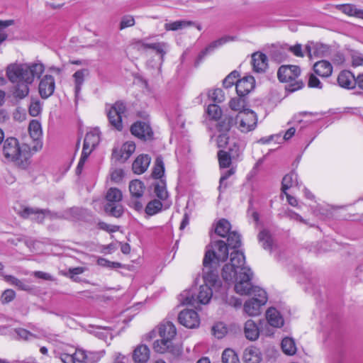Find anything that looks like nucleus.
Returning <instances> with one entry per match:
<instances>
[{
	"label": "nucleus",
	"instance_id": "59",
	"mask_svg": "<svg viewBox=\"0 0 363 363\" xmlns=\"http://www.w3.org/2000/svg\"><path fill=\"white\" fill-rule=\"evenodd\" d=\"M110 176L111 181L118 183L122 181L124 177V172L122 169H113L111 170Z\"/></svg>",
	"mask_w": 363,
	"mask_h": 363
},
{
	"label": "nucleus",
	"instance_id": "9",
	"mask_svg": "<svg viewBox=\"0 0 363 363\" xmlns=\"http://www.w3.org/2000/svg\"><path fill=\"white\" fill-rule=\"evenodd\" d=\"M235 127L241 133H247L255 129L257 124L256 113L250 109H243L235 116Z\"/></svg>",
	"mask_w": 363,
	"mask_h": 363
},
{
	"label": "nucleus",
	"instance_id": "10",
	"mask_svg": "<svg viewBox=\"0 0 363 363\" xmlns=\"http://www.w3.org/2000/svg\"><path fill=\"white\" fill-rule=\"evenodd\" d=\"M16 213L24 219L33 216L31 218L39 223H42L45 217L53 218L56 215L52 213L49 209H40L27 206H21L20 209L16 210Z\"/></svg>",
	"mask_w": 363,
	"mask_h": 363
},
{
	"label": "nucleus",
	"instance_id": "41",
	"mask_svg": "<svg viewBox=\"0 0 363 363\" xmlns=\"http://www.w3.org/2000/svg\"><path fill=\"white\" fill-rule=\"evenodd\" d=\"M281 349L288 355H293L296 352V347L294 340L290 337H285L281 342Z\"/></svg>",
	"mask_w": 363,
	"mask_h": 363
},
{
	"label": "nucleus",
	"instance_id": "57",
	"mask_svg": "<svg viewBox=\"0 0 363 363\" xmlns=\"http://www.w3.org/2000/svg\"><path fill=\"white\" fill-rule=\"evenodd\" d=\"M208 96L216 103H220L224 101V94L223 90L220 89H215L211 92L208 93Z\"/></svg>",
	"mask_w": 363,
	"mask_h": 363
},
{
	"label": "nucleus",
	"instance_id": "11",
	"mask_svg": "<svg viewBox=\"0 0 363 363\" xmlns=\"http://www.w3.org/2000/svg\"><path fill=\"white\" fill-rule=\"evenodd\" d=\"M203 285L209 286L213 290L216 291L221 286V282L218 278L217 267L218 264L216 263H206L203 262Z\"/></svg>",
	"mask_w": 363,
	"mask_h": 363
},
{
	"label": "nucleus",
	"instance_id": "50",
	"mask_svg": "<svg viewBox=\"0 0 363 363\" xmlns=\"http://www.w3.org/2000/svg\"><path fill=\"white\" fill-rule=\"evenodd\" d=\"M228 247L236 249L241 245L240 235L235 231H232L228 235Z\"/></svg>",
	"mask_w": 363,
	"mask_h": 363
},
{
	"label": "nucleus",
	"instance_id": "43",
	"mask_svg": "<svg viewBox=\"0 0 363 363\" xmlns=\"http://www.w3.org/2000/svg\"><path fill=\"white\" fill-rule=\"evenodd\" d=\"M223 363H240L238 354L230 348L225 349L222 354Z\"/></svg>",
	"mask_w": 363,
	"mask_h": 363
},
{
	"label": "nucleus",
	"instance_id": "30",
	"mask_svg": "<svg viewBox=\"0 0 363 363\" xmlns=\"http://www.w3.org/2000/svg\"><path fill=\"white\" fill-rule=\"evenodd\" d=\"M337 8L347 16L363 19V9H358L355 5L340 4L337 6Z\"/></svg>",
	"mask_w": 363,
	"mask_h": 363
},
{
	"label": "nucleus",
	"instance_id": "62",
	"mask_svg": "<svg viewBox=\"0 0 363 363\" xmlns=\"http://www.w3.org/2000/svg\"><path fill=\"white\" fill-rule=\"evenodd\" d=\"M167 352L170 353L174 357H178L182 354V347L180 345H174L171 341Z\"/></svg>",
	"mask_w": 363,
	"mask_h": 363
},
{
	"label": "nucleus",
	"instance_id": "23",
	"mask_svg": "<svg viewBox=\"0 0 363 363\" xmlns=\"http://www.w3.org/2000/svg\"><path fill=\"white\" fill-rule=\"evenodd\" d=\"M150 351L145 345H138L133 351V359L136 363H146L150 359Z\"/></svg>",
	"mask_w": 363,
	"mask_h": 363
},
{
	"label": "nucleus",
	"instance_id": "7",
	"mask_svg": "<svg viewBox=\"0 0 363 363\" xmlns=\"http://www.w3.org/2000/svg\"><path fill=\"white\" fill-rule=\"evenodd\" d=\"M228 245L223 240H217L211 245V249L206 252L204 263L225 262L228 257Z\"/></svg>",
	"mask_w": 363,
	"mask_h": 363
},
{
	"label": "nucleus",
	"instance_id": "36",
	"mask_svg": "<svg viewBox=\"0 0 363 363\" xmlns=\"http://www.w3.org/2000/svg\"><path fill=\"white\" fill-rule=\"evenodd\" d=\"M244 145L236 139H232L228 147V153L233 160H238L242 153Z\"/></svg>",
	"mask_w": 363,
	"mask_h": 363
},
{
	"label": "nucleus",
	"instance_id": "37",
	"mask_svg": "<svg viewBox=\"0 0 363 363\" xmlns=\"http://www.w3.org/2000/svg\"><path fill=\"white\" fill-rule=\"evenodd\" d=\"M281 189L285 192L287 189L292 187L294 185H298V174L294 171L291 172L289 174L285 175L282 179Z\"/></svg>",
	"mask_w": 363,
	"mask_h": 363
},
{
	"label": "nucleus",
	"instance_id": "28",
	"mask_svg": "<svg viewBox=\"0 0 363 363\" xmlns=\"http://www.w3.org/2000/svg\"><path fill=\"white\" fill-rule=\"evenodd\" d=\"M243 360L245 363H259L262 360V354L259 349L251 347L245 350Z\"/></svg>",
	"mask_w": 363,
	"mask_h": 363
},
{
	"label": "nucleus",
	"instance_id": "58",
	"mask_svg": "<svg viewBox=\"0 0 363 363\" xmlns=\"http://www.w3.org/2000/svg\"><path fill=\"white\" fill-rule=\"evenodd\" d=\"M230 141L228 133L223 132L217 138V144L219 147H225L230 145Z\"/></svg>",
	"mask_w": 363,
	"mask_h": 363
},
{
	"label": "nucleus",
	"instance_id": "8",
	"mask_svg": "<svg viewBox=\"0 0 363 363\" xmlns=\"http://www.w3.org/2000/svg\"><path fill=\"white\" fill-rule=\"evenodd\" d=\"M99 143V135L97 130H91L86 134L82 155L77 164L76 172L80 174L89 155Z\"/></svg>",
	"mask_w": 363,
	"mask_h": 363
},
{
	"label": "nucleus",
	"instance_id": "54",
	"mask_svg": "<svg viewBox=\"0 0 363 363\" xmlns=\"http://www.w3.org/2000/svg\"><path fill=\"white\" fill-rule=\"evenodd\" d=\"M239 77V72L233 71L223 80V84L225 88H230L233 84H236L237 78Z\"/></svg>",
	"mask_w": 363,
	"mask_h": 363
},
{
	"label": "nucleus",
	"instance_id": "14",
	"mask_svg": "<svg viewBox=\"0 0 363 363\" xmlns=\"http://www.w3.org/2000/svg\"><path fill=\"white\" fill-rule=\"evenodd\" d=\"M130 132L138 138L147 140L152 139L153 132L150 125L146 122L137 121L130 128Z\"/></svg>",
	"mask_w": 363,
	"mask_h": 363
},
{
	"label": "nucleus",
	"instance_id": "49",
	"mask_svg": "<svg viewBox=\"0 0 363 363\" xmlns=\"http://www.w3.org/2000/svg\"><path fill=\"white\" fill-rule=\"evenodd\" d=\"M219 165L221 168L228 167L231 164L233 157L226 151L220 150L218 152Z\"/></svg>",
	"mask_w": 363,
	"mask_h": 363
},
{
	"label": "nucleus",
	"instance_id": "40",
	"mask_svg": "<svg viewBox=\"0 0 363 363\" xmlns=\"http://www.w3.org/2000/svg\"><path fill=\"white\" fill-rule=\"evenodd\" d=\"M28 131L30 137L37 140L42 136L41 125L37 120H32L28 125Z\"/></svg>",
	"mask_w": 363,
	"mask_h": 363
},
{
	"label": "nucleus",
	"instance_id": "33",
	"mask_svg": "<svg viewBox=\"0 0 363 363\" xmlns=\"http://www.w3.org/2000/svg\"><path fill=\"white\" fill-rule=\"evenodd\" d=\"M258 240L262 247L267 250H271L273 246V239L269 230H262L258 234Z\"/></svg>",
	"mask_w": 363,
	"mask_h": 363
},
{
	"label": "nucleus",
	"instance_id": "2",
	"mask_svg": "<svg viewBox=\"0 0 363 363\" xmlns=\"http://www.w3.org/2000/svg\"><path fill=\"white\" fill-rule=\"evenodd\" d=\"M44 65L41 63L11 64L6 68V77L13 84V96L18 99L26 98L30 91L29 85L35 78H39L44 72Z\"/></svg>",
	"mask_w": 363,
	"mask_h": 363
},
{
	"label": "nucleus",
	"instance_id": "48",
	"mask_svg": "<svg viewBox=\"0 0 363 363\" xmlns=\"http://www.w3.org/2000/svg\"><path fill=\"white\" fill-rule=\"evenodd\" d=\"M164 167L162 158L161 157H157L152 171V177L155 179H161L164 175Z\"/></svg>",
	"mask_w": 363,
	"mask_h": 363
},
{
	"label": "nucleus",
	"instance_id": "22",
	"mask_svg": "<svg viewBox=\"0 0 363 363\" xmlns=\"http://www.w3.org/2000/svg\"><path fill=\"white\" fill-rule=\"evenodd\" d=\"M151 158L147 155H139L133 162L132 168L134 173H144L150 165Z\"/></svg>",
	"mask_w": 363,
	"mask_h": 363
},
{
	"label": "nucleus",
	"instance_id": "45",
	"mask_svg": "<svg viewBox=\"0 0 363 363\" xmlns=\"http://www.w3.org/2000/svg\"><path fill=\"white\" fill-rule=\"evenodd\" d=\"M105 211L110 215L118 218L122 216L123 213V208L121 204L118 203H107L105 206Z\"/></svg>",
	"mask_w": 363,
	"mask_h": 363
},
{
	"label": "nucleus",
	"instance_id": "12",
	"mask_svg": "<svg viewBox=\"0 0 363 363\" xmlns=\"http://www.w3.org/2000/svg\"><path fill=\"white\" fill-rule=\"evenodd\" d=\"M180 324L188 328H196L200 325V318L194 310H183L178 315Z\"/></svg>",
	"mask_w": 363,
	"mask_h": 363
},
{
	"label": "nucleus",
	"instance_id": "4",
	"mask_svg": "<svg viewBox=\"0 0 363 363\" xmlns=\"http://www.w3.org/2000/svg\"><path fill=\"white\" fill-rule=\"evenodd\" d=\"M301 74V69L296 65H281L277 72V77L281 82H293L289 85L290 91H296L303 86L301 80H297Z\"/></svg>",
	"mask_w": 363,
	"mask_h": 363
},
{
	"label": "nucleus",
	"instance_id": "44",
	"mask_svg": "<svg viewBox=\"0 0 363 363\" xmlns=\"http://www.w3.org/2000/svg\"><path fill=\"white\" fill-rule=\"evenodd\" d=\"M171 340L165 338L157 340L153 343V349L156 352L164 354L167 352Z\"/></svg>",
	"mask_w": 363,
	"mask_h": 363
},
{
	"label": "nucleus",
	"instance_id": "34",
	"mask_svg": "<svg viewBox=\"0 0 363 363\" xmlns=\"http://www.w3.org/2000/svg\"><path fill=\"white\" fill-rule=\"evenodd\" d=\"M235 117L228 114L224 115L218 124V130L219 132L228 133L232 127H235Z\"/></svg>",
	"mask_w": 363,
	"mask_h": 363
},
{
	"label": "nucleus",
	"instance_id": "63",
	"mask_svg": "<svg viewBox=\"0 0 363 363\" xmlns=\"http://www.w3.org/2000/svg\"><path fill=\"white\" fill-rule=\"evenodd\" d=\"M16 296V293L12 289L5 290L1 295V301L3 303L11 302Z\"/></svg>",
	"mask_w": 363,
	"mask_h": 363
},
{
	"label": "nucleus",
	"instance_id": "31",
	"mask_svg": "<svg viewBox=\"0 0 363 363\" xmlns=\"http://www.w3.org/2000/svg\"><path fill=\"white\" fill-rule=\"evenodd\" d=\"M193 26H195V23L191 21L179 20L166 23L164 27L167 31H177Z\"/></svg>",
	"mask_w": 363,
	"mask_h": 363
},
{
	"label": "nucleus",
	"instance_id": "55",
	"mask_svg": "<svg viewBox=\"0 0 363 363\" xmlns=\"http://www.w3.org/2000/svg\"><path fill=\"white\" fill-rule=\"evenodd\" d=\"M42 107L40 101L33 100L31 101L28 108L29 114L31 116H38L40 113Z\"/></svg>",
	"mask_w": 363,
	"mask_h": 363
},
{
	"label": "nucleus",
	"instance_id": "42",
	"mask_svg": "<svg viewBox=\"0 0 363 363\" xmlns=\"http://www.w3.org/2000/svg\"><path fill=\"white\" fill-rule=\"evenodd\" d=\"M162 208V202L160 200L153 199L147 203L145 211L148 216H154L159 213Z\"/></svg>",
	"mask_w": 363,
	"mask_h": 363
},
{
	"label": "nucleus",
	"instance_id": "53",
	"mask_svg": "<svg viewBox=\"0 0 363 363\" xmlns=\"http://www.w3.org/2000/svg\"><path fill=\"white\" fill-rule=\"evenodd\" d=\"M207 113L214 120L219 119L222 115L220 108L216 104H210L207 108Z\"/></svg>",
	"mask_w": 363,
	"mask_h": 363
},
{
	"label": "nucleus",
	"instance_id": "29",
	"mask_svg": "<svg viewBox=\"0 0 363 363\" xmlns=\"http://www.w3.org/2000/svg\"><path fill=\"white\" fill-rule=\"evenodd\" d=\"M244 333L247 339L253 341L258 338L259 330L253 320H248L245 324Z\"/></svg>",
	"mask_w": 363,
	"mask_h": 363
},
{
	"label": "nucleus",
	"instance_id": "20",
	"mask_svg": "<svg viewBox=\"0 0 363 363\" xmlns=\"http://www.w3.org/2000/svg\"><path fill=\"white\" fill-rule=\"evenodd\" d=\"M267 57L262 52H255L252 55L253 69L258 73L264 72L267 68Z\"/></svg>",
	"mask_w": 363,
	"mask_h": 363
},
{
	"label": "nucleus",
	"instance_id": "61",
	"mask_svg": "<svg viewBox=\"0 0 363 363\" xmlns=\"http://www.w3.org/2000/svg\"><path fill=\"white\" fill-rule=\"evenodd\" d=\"M16 333L19 337V338L23 340H30L33 339L35 335L29 332L28 330L23 329V328H18L16 330Z\"/></svg>",
	"mask_w": 363,
	"mask_h": 363
},
{
	"label": "nucleus",
	"instance_id": "47",
	"mask_svg": "<svg viewBox=\"0 0 363 363\" xmlns=\"http://www.w3.org/2000/svg\"><path fill=\"white\" fill-rule=\"evenodd\" d=\"M155 193L158 199L162 201H165L169 195L166 189V185L163 180H160V182L155 185Z\"/></svg>",
	"mask_w": 363,
	"mask_h": 363
},
{
	"label": "nucleus",
	"instance_id": "13",
	"mask_svg": "<svg viewBox=\"0 0 363 363\" xmlns=\"http://www.w3.org/2000/svg\"><path fill=\"white\" fill-rule=\"evenodd\" d=\"M135 46L140 51H145L148 49L155 50L156 53L160 55V65H161L164 61V57L166 54L165 50L167 48L168 45L164 42L147 43L143 40H138L135 42Z\"/></svg>",
	"mask_w": 363,
	"mask_h": 363
},
{
	"label": "nucleus",
	"instance_id": "24",
	"mask_svg": "<svg viewBox=\"0 0 363 363\" xmlns=\"http://www.w3.org/2000/svg\"><path fill=\"white\" fill-rule=\"evenodd\" d=\"M158 333L161 338H167L169 340H172L177 335V330L172 323L167 321L162 323L158 326Z\"/></svg>",
	"mask_w": 363,
	"mask_h": 363
},
{
	"label": "nucleus",
	"instance_id": "64",
	"mask_svg": "<svg viewBox=\"0 0 363 363\" xmlns=\"http://www.w3.org/2000/svg\"><path fill=\"white\" fill-rule=\"evenodd\" d=\"M213 335L218 339L222 338L226 333V329L222 324H216L212 328Z\"/></svg>",
	"mask_w": 363,
	"mask_h": 363
},
{
	"label": "nucleus",
	"instance_id": "15",
	"mask_svg": "<svg viewBox=\"0 0 363 363\" xmlns=\"http://www.w3.org/2000/svg\"><path fill=\"white\" fill-rule=\"evenodd\" d=\"M55 89V81L51 74H45L40 81L38 90L43 99H48L52 96Z\"/></svg>",
	"mask_w": 363,
	"mask_h": 363
},
{
	"label": "nucleus",
	"instance_id": "26",
	"mask_svg": "<svg viewBox=\"0 0 363 363\" xmlns=\"http://www.w3.org/2000/svg\"><path fill=\"white\" fill-rule=\"evenodd\" d=\"M266 318L270 325L280 328L284 325V318L275 308H269L266 313Z\"/></svg>",
	"mask_w": 363,
	"mask_h": 363
},
{
	"label": "nucleus",
	"instance_id": "5",
	"mask_svg": "<svg viewBox=\"0 0 363 363\" xmlns=\"http://www.w3.org/2000/svg\"><path fill=\"white\" fill-rule=\"evenodd\" d=\"M106 111L110 125L116 130L121 131L123 128V118L127 112L125 103L117 101L113 104H107Z\"/></svg>",
	"mask_w": 363,
	"mask_h": 363
},
{
	"label": "nucleus",
	"instance_id": "51",
	"mask_svg": "<svg viewBox=\"0 0 363 363\" xmlns=\"http://www.w3.org/2000/svg\"><path fill=\"white\" fill-rule=\"evenodd\" d=\"M15 21L13 19L9 20H0V44L5 41L8 37L6 33L4 32V29L14 25Z\"/></svg>",
	"mask_w": 363,
	"mask_h": 363
},
{
	"label": "nucleus",
	"instance_id": "17",
	"mask_svg": "<svg viewBox=\"0 0 363 363\" xmlns=\"http://www.w3.org/2000/svg\"><path fill=\"white\" fill-rule=\"evenodd\" d=\"M79 350L71 346H66L62 351L56 352V357H59L63 363H76L80 362L77 357Z\"/></svg>",
	"mask_w": 363,
	"mask_h": 363
},
{
	"label": "nucleus",
	"instance_id": "18",
	"mask_svg": "<svg viewBox=\"0 0 363 363\" xmlns=\"http://www.w3.org/2000/svg\"><path fill=\"white\" fill-rule=\"evenodd\" d=\"M255 81L253 77H244L236 82V91L240 96L248 94L255 87Z\"/></svg>",
	"mask_w": 363,
	"mask_h": 363
},
{
	"label": "nucleus",
	"instance_id": "60",
	"mask_svg": "<svg viewBox=\"0 0 363 363\" xmlns=\"http://www.w3.org/2000/svg\"><path fill=\"white\" fill-rule=\"evenodd\" d=\"M135 24V19L133 16L127 15L122 18L120 23V29L123 30L128 27H131Z\"/></svg>",
	"mask_w": 363,
	"mask_h": 363
},
{
	"label": "nucleus",
	"instance_id": "35",
	"mask_svg": "<svg viewBox=\"0 0 363 363\" xmlns=\"http://www.w3.org/2000/svg\"><path fill=\"white\" fill-rule=\"evenodd\" d=\"M129 191L132 197L140 198L143 196L145 191V185L139 179H134L130 182Z\"/></svg>",
	"mask_w": 363,
	"mask_h": 363
},
{
	"label": "nucleus",
	"instance_id": "1",
	"mask_svg": "<svg viewBox=\"0 0 363 363\" xmlns=\"http://www.w3.org/2000/svg\"><path fill=\"white\" fill-rule=\"evenodd\" d=\"M245 263L244 254L239 250L233 251L230 254V263L223 267L222 277L229 284L235 283V290L238 294L253 296L245 303L244 311L249 315L255 316L260 313L261 306L267 303V296L264 289L252 285V273Z\"/></svg>",
	"mask_w": 363,
	"mask_h": 363
},
{
	"label": "nucleus",
	"instance_id": "19",
	"mask_svg": "<svg viewBox=\"0 0 363 363\" xmlns=\"http://www.w3.org/2000/svg\"><path fill=\"white\" fill-rule=\"evenodd\" d=\"M135 150V145L132 141L125 143L120 150L114 149L113 150V155L117 160L125 162Z\"/></svg>",
	"mask_w": 363,
	"mask_h": 363
},
{
	"label": "nucleus",
	"instance_id": "21",
	"mask_svg": "<svg viewBox=\"0 0 363 363\" xmlns=\"http://www.w3.org/2000/svg\"><path fill=\"white\" fill-rule=\"evenodd\" d=\"M337 82L341 87L345 89H353L357 83L354 74L347 70L342 71L337 77Z\"/></svg>",
	"mask_w": 363,
	"mask_h": 363
},
{
	"label": "nucleus",
	"instance_id": "38",
	"mask_svg": "<svg viewBox=\"0 0 363 363\" xmlns=\"http://www.w3.org/2000/svg\"><path fill=\"white\" fill-rule=\"evenodd\" d=\"M220 47V44L218 42L217 40L211 43L206 48L199 52L195 61L196 65H199L203 60L206 55Z\"/></svg>",
	"mask_w": 363,
	"mask_h": 363
},
{
	"label": "nucleus",
	"instance_id": "32",
	"mask_svg": "<svg viewBox=\"0 0 363 363\" xmlns=\"http://www.w3.org/2000/svg\"><path fill=\"white\" fill-rule=\"evenodd\" d=\"M77 357L82 363H95L97 362L100 358L101 354L98 352H86L82 350H79Z\"/></svg>",
	"mask_w": 363,
	"mask_h": 363
},
{
	"label": "nucleus",
	"instance_id": "27",
	"mask_svg": "<svg viewBox=\"0 0 363 363\" xmlns=\"http://www.w3.org/2000/svg\"><path fill=\"white\" fill-rule=\"evenodd\" d=\"M89 74V71L87 69H79L73 74L72 78L74 80V93L76 96H78L79 94L82 86L84 82L85 77Z\"/></svg>",
	"mask_w": 363,
	"mask_h": 363
},
{
	"label": "nucleus",
	"instance_id": "3",
	"mask_svg": "<svg viewBox=\"0 0 363 363\" xmlns=\"http://www.w3.org/2000/svg\"><path fill=\"white\" fill-rule=\"evenodd\" d=\"M3 155L8 160L18 167L26 169L30 164V152L26 145L20 146L15 138H8L3 144Z\"/></svg>",
	"mask_w": 363,
	"mask_h": 363
},
{
	"label": "nucleus",
	"instance_id": "52",
	"mask_svg": "<svg viewBox=\"0 0 363 363\" xmlns=\"http://www.w3.org/2000/svg\"><path fill=\"white\" fill-rule=\"evenodd\" d=\"M245 106V101L241 98H233L229 101V106L233 111H242L241 110L244 108Z\"/></svg>",
	"mask_w": 363,
	"mask_h": 363
},
{
	"label": "nucleus",
	"instance_id": "56",
	"mask_svg": "<svg viewBox=\"0 0 363 363\" xmlns=\"http://www.w3.org/2000/svg\"><path fill=\"white\" fill-rule=\"evenodd\" d=\"M97 264L107 268H118L121 267V264L116 262H111L103 257H98L97 259Z\"/></svg>",
	"mask_w": 363,
	"mask_h": 363
},
{
	"label": "nucleus",
	"instance_id": "16",
	"mask_svg": "<svg viewBox=\"0 0 363 363\" xmlns=\"http://www.w3.org/2000/svg\"><path fill=\"white\" fill-rule=\"evenodd\" d=\"M329 47L321 43H309L305 47L306 55L310 59L323 57L329 53Z\"/></svg>",
	"mask_w": 363,
	"mask_h": 363
},
{
	"label": "nucleus",
	"instance_id": "46",
	"mask_svg": "<svg viewBox=\"0 0 363 363\" xmlns=\"http://www.w3.org/2000/svg\"><path fill=\"white\" fill-rule=\"evenodd\" d=\"M123 197L121 191L117 188H111L107 191L106 198L108 203H114L121 201Z\"/></svg>",
	"mask_w": 363,
	"mask_h": 363
},
{
	"label": "nucleus",
	"instance_id": "25",
	"mask_svg": "<svg viewBox=\"0 0 363 363\" xmlns=\"http://www.w3.org/2000/svg\"><path fill=\"white\" fill-rule=\"evenodd\" d=\"M313 70L321 77H328L333 73V66L327 60H320L315 63Z\"/></svg>",
	"mask_w": 363,
	"mask_h": 363
},
{
	"label": "nucleus",
	"instance_id": "6",
	"mask_svg": "<svg viewBox=\"0 0 363 363\" xmlns=\"http://www.w3.org/2000/svg\"><path fill=\"white\" fill-rule=\"evenodd\" d=\"M213 295V289L208 285H201L198 294L194 295L185 291L180 295V301L183 305L195 306L197 303L206 304Z\"/></svg>",
	"mask_w": 363,
	"mask_h": 363
},
{
	"label": "nucleus",
	"instance_id": "39",
	"mask_svg": "<svg viewBox=\"0 0 363 363\" xmlns=\"http://www.w3.org/2000/svg\"><path fill=\"white\" fill-rule=\"evenodd\" d=\"M230 223L225 219L220 220L216 225L215 233L223 238H225L230 233Z\"/></svg>",
	"mask_w": 363,
	"mask_h": 363
}]
</instances>
